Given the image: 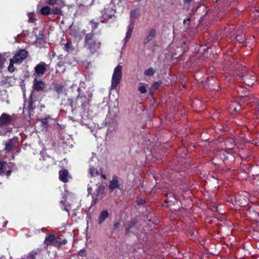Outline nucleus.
<instances>
[{
	"mask_svg": "<svg viewBox=\"0 0 259 259\" xmlns=\"http://www.w3.org/2000/svg\"><path fill=\"white\" fill-rule=\"evenodd\" d=\"M191 1H192V0H185L184 1V2L185 3H189L190 2H191Z\"/></svg>",
	"mask_w": 259,
	"mask_h": 259,
	"instance_id": "nucleus-52",
	"label": "nucleus"
},
{
	"mask_svg": "<svg viewBox=\"0 0 259 259\" xmlns=\"http://www.w3.org/2000/svg\"><path fill=\"white\" fill-rule=\"evenodd\" d=\"M18 63L17 62H15V60L13 58L11 59L10 60V64L8 67V70L10 73H13L15 70V67L14 66V64Z\"/></svg>",
	"mask_w": 259,
	"mask_h": 259,
	"instance_id": "nucleus-25",
	"label": "nucleus"
},
{
	"mask_svg": "<svg viewBox=\"0 0 259 259\" xmlns=\"http://www.w3.org/2000/svg\"><path fill=\"white\" fill-rule=\"evenodd\" d=\"M90 23L92 24V32H94V31H95V29H96L98 28V22H95L94 20H92L90 21Z\"/></svg>",
	"mask_w": 259,
	"mask_h": 259,
	"instance_id": "nucleus-40",
	"label": "nucleus"
},
{
	"mask_svg": "<svg viewBox=\"0 0 259 259\" xmlns=\"http://www.w3.org/2000/svg\"><path fill=\"white\" fill-rule=\"evenodd\" d=\"M136 202L138 205H143L146 203V201L144 199L138 198Z\"/></svg>",
	"mask_w": 259,
	"mask_h": 259,
	"instance_id": "nucleus-44",
	"label": "nucleus"
},
{
	"mask_svg": "<svg viewBox=\"0 0 259 259\" xmlns=\"http://www.w3.org/2000/svg\"><path fill=\"white\" fill-rule=\"evenodd\" d=\"M168 195H170V200H168V199H165L164 202L166 203H170L169 205H170L173 204L172 200L174 199V197H173L172 194L171 193H169V194H166V195L167 196Z\"/></svg>",
	"mask_w": 259,
	"mask_h": 259,
	"instance_id": "nucleus-38",
	"label": "nucleus"
},
{
	"mask_svg": "<svg viewBox=\"0 0 259 259\" xmlns=\"http://www.w3.org/2000/svg\"><path fill=\"white\" fill-rule=\"evenodd\" d=\"M249 194L247 192H242L235 196V199L238 205L241 206H244L248 204Z\"/></svg>",
	"mask_w": 259,
	"mask_h": 259,
	"instance_id": "nucleus-8",
	"label": "nucleus"
},
{
	"mask_svg": "<svg viewBox=\"0 0 259 259\" xmlns=\"http://www.w3.org/2000/svg\"><path fill=\"white\" fill-rule=\"evenodd\" d=\"M77 91L79 94L76 97L75 104L73 99L71 98H68L67 100V103L69 105L72 111L75 109L77 106L84 109L90 105V102L92 100L93 94L90 92H82L80 88H78Z\"/></svg>",
	"mask_w": 259,
	"mask_h": 259,
	"instance_id": "nucleus-2",
	"label": "nucleus"
},
{
	"mask_svg": "<svg viewBox=\"0 0 259 259\" xmlns=\"http://www.w3.org/2000/svg\"><path fill=\"white\" fill-rule=\"evenodd\" d=\"M138 220L136 218L133 219L129 223L128 227L126 228L125 231L126 234L129 233H134V230H136L138 229L137 227Z\"/></svg>",
	"mask_w": 259,
	"mask_h": 259,
	"instance_id": "nucleus-13",
	"label": "nucleus"
},
{
	"mask_svg": "<svg viewBox=\"0 0 259 259\" xmlns=\"http://www.w3.org/2000/svg\"><path fill=\"white\" fill-rule=\"evenodd\" d=\"M258 110L259 111V104H258Z\"/></svg>",
	"mask_w": 259,
	"mask_h": 259,
	"instance_id": "nucleus-56",
	"label": "nucleus"
},
{
	"mask_svg": "<svg viewBox=\"0 0 259 259\" xmlns=\"http://www.w3.org/2000/svg\"><path fill=\"white\" fill-rule=\"evenodd\" d=\"M8 166V163L6 161H0V175H7L9 176L12 173V169L10 168L8 170L7 169V167Z\"/></svg>",
	"mask_w": 259,
	"mask_h": 259,
	"instance_id": "nucleus-14",
	"label": "nucleus"
},
{
	"mask_svg": "<svg viewBox=\"0 0 259 259\" xmlns=\"http://www.w3.org/2000/svg\"><path fill=\"white\" fill-rule=\"evenodd\" d=\"M241 69L239 75L245 84L248 86L254 84L256 81L255 73L252 71H248L243 67Z\"/></svg>",
	"mask_w": 259,
	"mask_h": 259,
	"instance_id": "nucleus-5",
	"label": "nucleus"
},
{
	"mask_svg": "<svg viewBox=\"0 0 259 259\" xmlns=\"http://www.w3.org/2000/svg\"><path fill=\"white\" fill-rule=\"evenodd\" d=\"M122 77V66L118 65L114 69L112 77V88L115 89L119 83Z\"/></svg>",
	"mask_w": 259,
	"mask_h": 259,
	"instance_id": "nucleus-6",
	"label": "nucleus"
},
{
	"mask_svg": "<svg viewBox=\"0 0 259 259\" xmlns=\"http://www.w3.org/2000/svg\"><path fill=\"white\" fill-rule=\"evenodd\" d=\"M104 191V186L100 185L98 187V188L96 189V193L95 194L97 197H99L103 194Z\"/></svg>",
	"mask_w": 259,
	"mask_h": 259,
	"instance_id": "nucleus-26",
	"label": "nucleus"
},
{
	"mask_svg": "<svg viewBox=\"0 0 259 259\" xmlns=\"http://www.w3.org/2000/svg\"><path fill=\"white\" fill-rule=\"evenodd\" d=\"M139 91L140 92L141 94H145L147 92L146 87L144 85L140 86L139 88Z\"/></svg>",
	"mask_w": 259,
	"mask_h": 259,
	"instance_id": "nucleus-45",
	"label": "nucleus"
},
{
	"mask_svg": "<svg viewBox=\"0 0 259 259\" xmlns=\"http://www.w3.org/2000/svg\"><path fill=\"white\" fill-rule=\"evenodd\" d=\"M234 103H232L231 105V106L230 107V110H232L233 111H237V108L235 107H234Z\"/></svg>",
	"mask_w": 259,
	"mask_h": 259,
	"instance_id": "nucleus-50",
	"label": "nucleus"
},
{
	"mask_svg": "<svg viewBox=\"0 0 259 259\" xmlns=\"http://www.w3.org/2000/svg\"><path fill=\"white\" fill-rule=\"evenodd\" d=\"M93 5V1L89 0L88 2H82L78 5L77 13L79 14L84 15L88 13L90 9Z\"/></svg>",
	"mask_w": 259,
	"mask_h": 259,
	"instance_id": "nucleus-7",
	"label": "nucleus"
},
{
	"mask_svg": "<svg viewBox=\"0 0 259 259\" xmlns=\"http://www.w3.org/2000/svg\"><path fill=\"white\" fill-rule=\"evenodd\" d=\"M225 62H226V67L228 66L229 68H235V62H233L230 59H225Z\"/></svg>",
	"mask_w": 259,
	"mask_h": 259,
	"instance_id": "nucleus-32",
	"label": "nucleus"
},
{
	"mask_svg": "<svg viewBox=\"0 0 259 259\" xmlns=\"http://www.w3.org/2000/svg\"><path fill=\"white\" fill-rule=\"evenodd\" d=\"M65 89L64 85L61 83H55L53 84V90L57 92L58 94H61L63 92V91Z\"/></svg>",
	"mask_w": 259,
	"mask_h": 259,
	"instance_id": "nucleus-19",
	"label": "nucleus"
},
{
	"mask_svg": "<svg viewBox=\"0 0 259 259\" xmlns=\"http://www.w3.org/2000/svg\"><path fill=\"white\" fill-rule=\"evenodd\" d=\"M159 83L158 82H155L153 84L151 88H150L149 92L150 94L153 93L154 91L158 89L159 87Z\"/></svg>",
	"mask_w": 259,
	"mask_h": 259,
	"instance_id": "nucleus-34",
	"label": "nucleus"
},
{
	"mask_svg": "<svg viewBox=\"0 0 259 259\" xmlns=\"http://www.w3.org/2000/svg\"><path fill=\"white\" fill-rule=\"evenodd\" d=\"M134 29V23L133 21L131 22V24L128 25V30H131L133 32Z\"/></svg>",
	"mask_w": 259,
	"mask_h": 259,
	"instance_id": "nucleus-48",
	"label": "nucleus"
},
{
	"mask_svg": "<svg viewBox=\"0 0 259 259\" xmlns=\"http://www.w3.org/2000/svg\"><path fill=\"white\" fill-rule=\"evenodd\" d=\"M120 225V223L119 222H117L114 224V229H118Z\"/></svg>",
	"mask_w": 259,
	"mask_h": 259,
	"instance_id": "nucleus-49",
	"label": "nucleus"
},
{
	"mask_svg": "<svg viewBox=\"0 0 259 259\" xmlns=\"http://www.w3.org/2000/svg\"><path fill=\"white\" fill-rule=\"evenodd\" d=\"M236 40L239 43L243 42L245 40V37L243 34L238 35L236 37Z\"/></svg>",
	"mask_w": 259,
	"mask_h": 259,
	"instance_id": "nucleus-39",
	"label": "nucleus"
},
{
	"mask_svg": "<svg viewBox=\"0 0 259 259\" xmlns=\"http://www.w3.org/2000/svg\"><path fill=\"white\" fill-rule=\"evenodd\" d=\"M58 242V240L56 238L55 235L52 234H50L49 235L47 236L44 241V243L47 246L51 244H53V245H56Z\"/></svg>",
	"mask_w": 259,
	"mask_h": 259,
	"instance_id": "nucleus-15",
	"label": "nucleus"
},
{
	"mask_svg": "<svg viewBox=\"0 0 259 259\" xmlns=\"http://www.w3.org/2000/svg\"><path fill=\"white\" fill-rule=\"evenodd\" d=\"M6 62V58L4 57H0V70L5 67V63Z\"/></svg>",
	"mask_w": 259,
	"mask_h": 259,
	"instance_id": "nucleus-41",
	"label": "nucleus"
},
{
	"mask_svg": "<svg viewBox=\"0 0 259 259\" xmlns=\"http://www.w3.org/2000/svg\"><path fill=\"white\" fill-rule=\"evenodd\" d=\"M162 247L164 248L165 247V246L163 245Z\"/></svg>",
	"mask_w": 259,
	"mask_h": 259,
	"instance_id": "nucleus-57",
	"label": "nucleus"
},
{
	"mask_svg": "<svg viewBox=\"0 0 259 259\" xmlns=\"http://www.w3.org/2000/svg\"><path fill=\"white\" fill-rule=\"evenodd\" d=\"M24 106L28 111L29 116L33 115L35 112L34 110L38 107L40 104V101L36 97L33 96V92H31L28 98H26L24 95Z\"/></svg>",
	"mask_w": 259,
	"mask_h": 259,
	"instance_id": "nucleus-4",
	"label": "nucleus"
},
{
	"mask_svg": "<svg viewBox=\"0 0 259 259\" xmlns=\"http://www.w3.org/2000/svg\"><path fill=\"white\" fill-rule=\"evenodd\" d=\"M137 10H132L131 11L130 18L131 21H134L136 18Z\"/></svg>",
	"mask_w": 259,
	"mask_h": 259,
	"instance_id": "nucleus-36",
	"label": "nucleus"
},
{
	"mask_svg": "<svg viewBox=\"0 0 259 259\" xmlns=\"http://www.w3.org/2000/svg\"><path fill=\"white\" fill-rule=\"evenodd\" d=\"M48 65L44 62L41 61L34 68V73L33 75L35 77L42 76L47 71V67Z\"/></svg>",
	"mask_w": 259,
	"mask_h": 259,
	"instance_id": "nucleus-9",
	"label": "nucleus"
},
{
	"mask_svg": "<svg viewBox=\"0 0 259 259\" xmlns=\"http://www.w3.org/2000/svg\"><path fill=\"white\" fill-rule=\"evenodd\" d=\"M155 30L154 29H151L149 31V35L143 40V43L144 44V45L147 44L150 41H151L153 39V38L155 36Z\"/></svg>",
	"mask_w": 259,
	"mask_h": 259,
	"instance_id": "nucleus-20",
	"label": "nucleus"
},
{
	"mask_svg": "<svg viewBox=\"0 0 259 259\" xmlns=\"http://www.w3.org/2000/svg\"><path fill=\"white\" fill-rule=\"evenodd\" d=\"M116 0H112L110 4L105 6L100 21L102 23H106L107 20L115 18V13L117 11L122 12L124 9L125 0H118L117 5H115Z\"/></svg>",
	"mask_w": 259,
	"mask_h": 259,
	"instance_id": "nucleus-1",
	"label": "nucleus"
},
{
	"mask_svg": "<svg viewBox=\"0 0 259 259\" xmlns=\"http://www.w3.org/2000/svg\"><path fill=\"white\" fill-rule=\"evenodd\" d=\"M39 107V108H40V110L41 111H42V109H44V108H45L46 106H45V105H41V104H40V105L39 106V107Z\"/></svg>",
	"mask_w": 259,
	"mask_h": 259,
	"instance_id": "nucleus-51",
	"label": "nucleus"
},
{
	"mask_svg": "<svg viewBox=\"0 0 259 259\" xmlns=\"http://www.w3.org/2000/svg\"><path fill=\"white\" fill-rule=\"evenodd\" d=\"M46 84L45 82L41 80H38L35 77L33 81L32 89L36 92H45Z\"/></svg>",
	"mask_w": 259,
	"mask_h": 259,
	"instance_id": "nucleus-10",
	"label": "nucleus"
},
{
	"mask_svg": "<svg viewBox=\"0 0 259 259\" xmlns=\"http://www.w3.org/2000/svg\"><path fill=\"white\" fill-rule=\"evenodd\" d=\"M155 73V71L153 68H150L146 70L144 72V74L147 76H152Z\"/></svg>",
	"mask_w": 259,
	"mask_h": 259,
	"instance_id": "nucleus-35",
	"label": "nucleus"
},
{
	"mask_svg": "<svg viewBox=\"0 0 259 259\" xmlns=\"http://www.w3.org/2000/svg\"><path fill=\"white\" fill-rule=\"evenodd\" d=\"M69 172L67 169H64L59 171V179L63 183L68 182Z\"/></svg>",
	"mask_w": 259,
	"mask_h": 259,
	"instance_id": "nucleus-18",
	"label": "nucleus"
},
{
	"mask_svg": "<svg viewBox=\"0 0 259 259\" xmlns=\"http://www.w3.org/2000/svg\"><path fill=\"white\" fill-rule=\"evenodd\" d=\"M67 243V239H64L62 241H58V242L57 243V244H58V246H60V245H65Z\"/></svg>",
	"mask_w": 259,
	"mask_h": 259,
	"instance_id": "nucleus-47",
	"label": "nucleus"
},
{
	"mask_svg": "<svg viewBox=\"0 0 259 259\" xmlns=\"http://www.w3.org/2000/svg\"><path fill=\"white\" fill-rule=\"evenodd\" d=\"M14 144L12 139H10L9 140L8 142L6 143L5 145V150L7 152H10L14 150Z\"/></svg>",
	"mask_w": 259,
	"mask_h": 259,
	"instance_id": "nucleus-21",
	"label": "nucleus"
},
{
	"mask_svg": "<svg viewBox=\"0 0 259 259\" xmlns=\"http://www.w3.org/2000/svg\"><path fill=\"white\" fill-rule=\"evenodd\" d=\"M164 76L165 77L167 78V79H166L164 82L165 85H167L171 83L172 80L174 79V77L170 75L169 73H165Z\"/></svg>",
	"mask_w": 259,
	"mask_h": 259,
	"instance_id": "nucleus-28",
	"label": "nucleus"
},
{
	"mask_svg": "<svg viewBox=\"0 0 259 259\" xmlns=\"http://www.w3.org/2000/svg\"><path fill=\"white\" fill-rule=\"evenodd\" d=\"M190 21V19H189V18H188V19H185V20H184V23H185L186 22V21Z\"/></svg>",
	"mask_w": 259,
	"mask_h": 259,
	"instance_id": "nucleus-53",
	"label": "nucleus"
},
{
	"mask_svg": "<svg viewBox=\"0 0 259 259\" xmlns=\"http://www.w3.org/2000/svg\"><path fill=\"white\" fill-rule=\"evenodd\" d=\"M108 217V211H102L99 217L98 224H101Z\"/></svg>",
	"mask_w": 259,
	"mask_h": 259,
	"instance_id": "nucleus-22",
	"label": "nucleus"
},
{
	"mask_svg": "<svg viewBox=\"0 0 259 259\" xmlns=\"http://www.w3.org/2000/svg\"><path fill=\"white\" fill-rule=\"evenodd\" d=\"M64 49L66 51V52H69L70 51H72L74 49V47L73 46L71 45V43L70 42H67L66 43L64 47Z\"/></svg>",
	"mask_w": 259,
	"mask_h": 259,
	"instance_id": "nucleus-33",
	"label": "nucleus"
},
{
	"mask_svg": "<svg viewBox=\"0 0 259 259\" xmlns=\"http://www.w3.org/2000/svg\"><path fill=\"white\" fill-rule=\"evenodd\" d=\"M13 121L11 115L3 113L0 116V128L8 126Z\"/></svg>",
	"mask_w": 259,
	"mask_h": 259,
	"instance_id": "nucleus-11",
	"label": "nucleus"
},
{
	"mask_svg": "<svg viewBox=\"0 0 259 259\" xmlns=\"http://www.w3.org/2000/svg\"><path fill=\"white\" fill-rule=\"evenodd\" d=\"M256 214H257L258 215H259V212H257V213H256Z\"/></svg>",
	"mask_w": 259,
	"mask_h": 259,
	"instance_id": "nucleus-54",
	"label": "nucleus"
},
{
	"mask_svg": "<svg viewBox=\"0 0 259 259\" xmlns=\"http://www.w3.org/2000/svg\"><path fill=\"white\" fill-rule=\"evenodd\" d=\"M118 178L116 176H113L112 178V180L110 181L109 185V189L111 191H113L116 188H118L119 189H122L120 187L119 185V182H118Z\"/></svg>",
	"mask_w": 259,
	"mask_h": 259,
	"instance_id": "nucleus-16",
	"label": "nucleus"
},
{
	"mask_svg": "<svg viewBox=\"0 0 259 259\" xmlns=\"http://www.w3.org/2000/svg\"><path fill=\"white\" fill-rule=\"evenodd\" d=\"M28 53L25 49H21L13 57L14 60L18 63H21L28 56Z\"/></svg>",
	"mask_w": 259,
	"mask_h": 259,
	"instance_id": "nucleus-12",
	"label": "nucleus"
},
{
	"mask_svg": "<svg viewBox=\"0 0 259 259\" xmlns=\"http://www.w3.org/2000/svg\"><path fill=\"white\" fill-rule=\"evenodd\" d=\"M237 92L239 95V96L241 97H242L243 99L241 100V102H244L245 99L247 98L246 97V94H245V92H246V91H244V90H242L241 88H239L237 90Z\"/></svg>",
	"mask_w": 259,
	"mask_h": 259,
	"instance_id": "nucleus-27",
	"label": "nucleus"
},
{
	"mask_svg": "<svg viewBox=\"0 0 259 259\" xmlns=\"http://www.w3.org/2000/svg\"><path fill=\"white\" fill-rule=\"evenodd\" d=\"M62 11L61 8L58 7H53L52 9H51V14L54 15H62Z\"/></svg>",
	"mask_w": 259,
	"mask_h": 259,
	"instance_id": "nucleus-30",
	"label": "nucleus"
},
{
	"mask_svg": "<svg viewBox=\"0 0 259 259\" xmlns=\"http://www.w3.org/2000/svg\"><path fill=\"white\" fill-rule=\"evenodd\" d=\"M101 43L93 32L85 34L84 46L92 55L95 54L100 48Z\"/></svg>",
	"mask_w": 259,
	"mask_h": 259,
	"instance_id": "nucleus-3",
	"label": "nucleus"
},
{
	"mask_svg": "<svg viewBox=\"0 0 259 259\" xmlns=\"http://www.w3.org/2000/svg\"><path fill=\"white\" fill-rule=\"evenodd\" d=\"M127 1H128V0H125V3H126Z\"/></svg>",
	"mask_w": 259,
	"mask_h": 259,
	"instance_id": "nucleus-55",
	"label": "nucleus"
},
{
	"mask_svg": "<svg viewBox=\"0 0 259 259\" xmlns=\"http://www.w3.org/2000/svg\"><path fill=\"white\" fill-rule=\"evenodd\" d=\"M40 13L43 15H48L51 14V9L49 6L43 7L40 10Z\"/></svg>",
	"mask_w": 259,
	"mask_h": 259,
	"instance_id": "nucleus-24",
	"label": "nucleus"
},
{
	"mask_svg": "<svg viewBox=\"0 0 259 259\" xmlns=\"http://www.w3.org/2000/svg\"><path fill=\"white\" fill-rule=\"evenodd\" d=\"M67 195L66 194H63V199L60 201V204L63 206V208L62 207L61 208L64 209V210H70L72 208L71 205L67 202Z\"/></svg>",
	"mask_w": 259,
	"mask_h": 259,
	"instance_id": "nucleus-17",
	"label": "nucleus"
},
{
	"mask_svg": "<svg viewBox=\"0 0 259 259\" xmlns=\"http://www.w3.org/2000/svg\"><path fill=\"white\" fill-rule=\"evenodd\" d=\"M57 1L60 0H47V3L50 5H54L57 3Z\"/></svg>",
	"mask_w": 259,
	"mask_h": 259,
	"instance_id": "nucleus-46",
	"label": "nucleus"
},
{
	"mask_svg": "<svg viewBox=\"0 0 259 259\" xmlns=\"http://www.w3.org/2000/svg\"><path fill=\"white\" fill-rule=\"evenodd\" d=\"M50 118V116L48 115L47 117L41 119L40 121L44 124L46 125V126H47L49 125V119Z\"/></svg>",
	"mask_w": 259,
	"mask_h": 259,
	"instance_id": "nucleus-37",
	"label": "nucleus"
},
{
	"mask_svg": "<svg viewBox=\"0 0 259 259\" xmlns=\"http://www.w3.org/2000/svg\"><path fill=\"white\" fill-rule=\"evenodd\" d=\"M154 9L157 11L158 14L162 12V3L161 0H156L154 4Z\"/></svg>",
	"mask_w": 259,
	"mask_h": 259,
	"instance_id": "nucleus-23",
	"label": "nucleus"
},
{
	"mask_svg": "<svg viewBox=\"0 0 259 259\" xmlns=\"http://www.w3.org/2000/svg\"><path fill=\"white\" fill-rule=\"evenodd\" d=\"M39 251L38 248L33 249L29 253L28 257H30V259H35V255L37 254Z\"/></svg>",
	"mask_w": 259,
	"mask_h": 259,
	"instance_id": "nucleus-31",
	"label": "nucleus"
},
{
	"mask_svg": "<svg viewBox=\"0 0 259 259\" xmlns=\"http://www.w3.org/2000/svg\"><path fill=\"white\" fill-rule=\"evenodd\" d=\"M78 254L79 256L81 257H85L87 256V252L84 249H80L78 252Z\"/></svg>",
	"mask_w": 259,
	"mask_h": 259,
	"instance_id": "nucleus-43",
	"label": "nucleus"
},
{
	"mask_svg": "<svg viewBox=\"0 0 259 259\" xmlns=\"http://www.w3.org/2000/svg\"><path fill=\"white\" fill-rule=\"evenodd\" d=\"M89 169L91 177H96L98 175V170L94 166H90Z\"/></svg>",
	"mask_w": 259,
	"mask_h": 259,
	"instance_id": "nucleus-29",
	"label": "nucleus"
},
{
	"mask_svg": "<svg viewBox=\"0 0 259 259\" xmlns=\"http://www.w3.org/2000/svg\"><path fill=\"white\" fill-rule=\"evenodd\" d=\"M132 31L131 30H127L126 33V36L124 38L125 42H126L128 41L132 36Z\"/></svg>",
	"mask_w": 259,
	"mask_h": 259,
	"instance_id": "nucleus-42",
	"label": "nucleus"
}]
</instances>
